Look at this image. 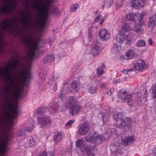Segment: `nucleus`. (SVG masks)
Listing matches in <instances>:
<instances>
[{
	"label": "nucleus",
	"instance_id": "obj_1",
	"mask_svg": "<svg viewBox=\"0 0 156 156\" xmlns=\"http://www.w3.org/2000/svg\"><path fill=\"white\" fill-rule=\"evenodd\" d=\"M20 15L21 16V22L23 23L22 29L23 30L28 31V32L21 36L20 39L28 48V58L31 60L34 58L36 53L38 50V40L33 38L30 31V28L31 27V24L33 22L30 13L21 11Z\"/></svg>",
	"mask_w": 156,
	"mask_h": 156
},
{
	"label": "nucleus",
	"instance_id": "obj_2",
	"mask_svg": "<svg viewBox=\"0 0 156 156\" xmlns=\"http://www.w3.org/2000/svg\"><path fill=\"white\" fill-rule=\"evenodd\" d=\"M19 23L15 16L9 20L6 19L2 23L1 30L2 31L6 30L10 33H13L15 31L17 33L20 32Z\"/></svg>",
	"mask_w": 156,
	"mask_h": 156
},
{
	"label": "nucleus",
	"instance_id": "obj_3",
	"mask_svg": "<svg viewBox=\"0 0 156 156\" xmlns=\"http://www.w3.org/2000/svg\"><path fill=\"white\" fill-rule=\"evenodd\" d=\"M114 119L116 121V125L117 127H123L127 126L131 122V119L129 118H124L122 117V113L120 112L115 113L113 115Z\"/></svg>",
	"mask_w": 156,
	"mask_h": 156
},
{
	"label": "nucleus",
	"instance_id": "obj_4",
	"mask_svg": "<svg viewBox=\"0 0 156 156\" xmlns=\"http://www.w3.org/2000/svg\"><path fill=\"white\" fill-rule=\"evenodd\" d=\"M76 99L72 97H70L67 102L66 106L69 108V112L73 115L77 113L81 108V107L77 104Z\"/></svg>",
	"mask_w": 156,
	"mask_h": 156
},
{
	"label": "nucleus",
	"instance_id": "obj_5",
	"mask_svg": "<svg viewBox=\"0 0 156 156\" xmlns=\"http://www.w3.org/2000/svg\"><path fill=\"white\" fill-rule=\"evenodd\" d=\"M16 5V0H3V4L0 8V14L13 10Z\"/></svg>",
	"mask_w": 156,
	"mask_h": 156
},
{
	"label": "nucleus",
	"instance_id": "obj_6",
	"mask_svg": "<svg viewBox=\"0 0 156 156\" xmlns=\"http://www.w3.org/2000/svg\"><path fill=\"white\" fill-rule=\"evenodd\" d=\"M90 125L87 122H84L80 126L78 132L80 135H84L88 132L90 129Z\"/></svg>",
	"mask_w": 156,
	"mask_h": 156
},
{
	"label": "nucleus",
	"instance_id": "obj_7",
	"mask_svg": "<svg viewBox=\"0 0 156 156\" xmlns=\"http://www.w3.org/2000/svg\"><path fill=\"white\" fill-rule=\"evenodd\" d=\"M9 141V139L7 136L4 137L0 138V152L4 154L5 152L8 143Z\"/></svg>",
	"mask_w": 156,
	"mask_h": 156
},
{
	"label": "nucleus",
	"instance_id": "obj_8",
	"mask_svg": "<svg viewBox=\"0 0 156 156\" xmlns=\"http://www.w3.org/2000/svg\"><path fill=\"white\" fill-rule=\"evenodd\" d=\"M118 37L121 42L125 44L129 45L132 43V39L130 37L124 34H119Z\"/></svg>",
	"mask_w": 156,
	"mask_h": 156
},
{
	"label": "nucleus",
	"instance_id": "obj_9",
	"mask_svg": "<svg viewBox=\"0 0 156 156\" xmlns=\"http://www.w3.org/2000/svg\"><path fill=\"white\" fill-rule=\"evenodd\" d=\"M143 26L144 25L140 23L136 24L131 28V30L138 34H142L144 32Z\"/></svg>",
	"mask_w": 156,
	"mask_h": 156
},
{
	"label": "nucleus",
	"instance_id": "obj_10",
	"mask_svg": "<svg viewBox=\"0 0 156 156\" xmlns=\"http://www.w3.org/2000/svg\"><path fill=\"white\" fill-rule=\"evenodd\" d=\"M144 5V0H132V6L134 8L139 9Z\"/></svg>",
	"mask_w": 156,
	"mask_h": 156
},
{
	"label": "nucleus",
	"instance_id": "obj_11",
	"mask_svg": "<svg viewBox=\"0 0 156 156\" xmlns=\"http://www.w3.org/2000/svg\"><path fill=\"white\" fill-rule=\"evenodd\" d=\"M135 140V138L134 136H129L122 139V144L125 146H126L130 144H131Z\"/></svg>",
	"mask_w": 156,
	"mask_h": 156
},
{
	"label": "nucleus",
	"instance_id": "obj_12",
	"mask_svg": "<svg viewBox=\"0 0 156 156\" xmlns=\"http://www.w3.org/2000/svg\"><path fill=\"white\" fill-rule=\"evenodd\" d=\"M40 122L42 126H48L51 124V119L48 116H43L40 119Z\"/></svg>",
	"mask_w": 156,
	"mask_h": 156
},
{
	"label": "nucleus",
	"instance_id": "obj_13",
	"mask_svg": "<svg viewBox=\"0 0 156 156\" xmlns=\"http://www.w3.org/2000/svg\"><path fill=\"white\" fill-rule=\"evenodd\" d=\"M99 34L100 37L103 40H107L110 37V34L108 31L105 29L101 30Z\"/></svg>",
	"mask_w": 156,
	"mask_h": 156
},
{
	"label": "nucleus",
	"instance_id": "obj_14",
	"mask_svg": "<svg viewBox=\"0 0 156 156\" xmlns=\"http://www.w3.org/2000/svg\"><path fill=\"white\" fill-rule=\"evenodd\" d=\"M98 136V134L96 133H90L86 137V140L88 142H94L95 141V138Z\"/></svg>",
	"mask_w": 156,
	"mask_h": 156
},
{
	"label": "nucleus",
	"instance_id": "obj_15",
	"mask_svg": "<svg viewBox=\"0 0 156 156\" xmlns=\"http://www.w3.org/2000/svg\"><path fill=\"white\" fill-rule=\"evenodd\" d=\"M121 43L120 41L117 40L114 43V45L112 48V51L114 53L118 52L121 48Z\"/></svg>",
	"mask_w": 156,
	"mask_h": 156
},
{
	"label": "nucleus",
	"instance_id": "obj_16",
	"mask_svg": "<svg viewBox=\"0 0 156 156\" xmlns=\"http://www.w3.org/2000/svg\"><path fill=\"white\" fill-rule=\"evenodd\" d=\"M156 24V14H154L150 16L148 25L149 27H153Z\"/></svg>",
	"mask_w": 156,
	"mask_h": 156
},
{
	"label": "nucleus",
	"instance_id": "obj_17",
	"mask_svg": "<svg viewBox=\"0 0 156 156\" xmlns=\"http://www.w3.org/2000/svg\"><path fill=\"white\" fill-rule=\"evenodd\" d=\"M136 67L137 70H140L146 68V67L144 61L142 59H140L137 61Z\"/></svg>",
	"mask_w": 156,
	"mask_h": 156
},
{
	"label": "nucleus",
	"instance_id": "obj_18",
	"mask_svg": "<svg viewBox=\"0 0 156 156\" xmlns=\"http://www.w3.org/2000/svg\"><path fill=\"white\" fill-rule=\"evenodd\" d=\"M143 16L142 14L137 13L135 21H136L138 23H140V24L144 25L145 23L143 20Z\"/></svg>",
	"mask_w": 156,
	"mask_h": 156
},
{
	"label": "nucleus",
	"instance_id": "obj_19",
	"mask_svg": "<svg viewBox=\"0 0 156 156\" xmlns=\"http://www.w3.org/2000/svg\"><path fill=\"white\" fill-rule=\"evenodd\" d=\"M63 107L62 101H58L55 103V110L57 112H61L62 111Z\"/></svg>",
	"mask_w": 156,
	"mask_h": 156
},
{
	"label": "nucleus",
	"instance_id": "obj_20",
	"mask_svg": "<svg viewBox=\"0 0 156 156\" xmlns=\"http://www.w3.org/2000/svg\"><path fill=\"white\" fill-rule=\"evenodd\" d=\"M62 134L61 132L56 133L53 136L54 141L56 143L60 142L62 140Z\"/></svg>",
	"mask_w": 156,
	"mask_h": 156
},
{
	"label": "nucleus",
	"instance_id": "obj_21",
	"mask_svg": "<svg viewBox=\"0 0 156 156\" xmlns=\"http://www.w3.org/2000/svg\"><path fill=\"white\" fill-rule=\"evenodd\" d=\"M79 85L75 82H73L71 85L70 90L71 91L76 92L79 89Z\"/></svg>",
	"mask_w": 156,
	"mask_h": 156
},
{
	"label": "nucleus",
	"instance_id": "obj_22",
	"mask_svg": "<svg viewBox=\"0 0 156 156\" xmlns=\"http://www.w3.org/2000/svg\"><path fill=\"white\" fill-rule=\"evenodd\" d=\"M124 101L126 102L129 105L132 106L133 105L132 98L130 95H127L125 97Z\"/></svg>",
	"mask_w": 156,
	"mask_h": 156
},
{
	"label": "nucleus",
	"instance_id": "obj_23",
	"mask_svg": "<svg viewBox=\"0 0 156 156\" xmlns=\"http://www.w3.org/2000/svg\"><path fill=\"white\" fill-rule=\"evenodd\" d=\"M136 17V14L131 13L128 14L126 16V19L129 21H135Z\"/></svg>",
	"mask_w": 156,
	"mask_h": 156
},
{
	"label": "nucleus",
	"instance_id": "obj_24",
	"mask_svg": "<svg viewBox=\"0 0 156 156\" xmlns=\"http://www.w3.org/2000/svg\"><path fill=\"white\" fill-rule=\"evenodd\" d=\"M91 148L90 146H85L81 149V151L86 152L88 156H94L92 154H90Z\"/></svg>",
	"mask_w": 156,
	"mask_h": 156
},
{
	"label": "nucleus",
	"instance_id": "obj_25",
	"mask_svg": "<svg viewBox=\"0 0 156 156\" xmlns=\"http://www.w3.org/2000/svg\"><path fill=\"white\" fill-rule=\"evenodd\" d=\"M54 57L53 55H51L45 56L43 59L44 63H50L54 60Z\"/></svg>",
	"mask_w": 156,
	"mask_h": 156
},
{
	"label": "nucleus",
	"instance_id": "obj_26",
	"mask_svg": "<svg viewBox=\"0 0 156 156\" xmlns=\"http://www.w3.org/2000/svg\"><path fill=\"white\" fill-rule=\"evenodd\" d=\"M48 110V108L46 107H41L38 108L36 112V113L40 115L47 112Z\"/></svg>",
	"mask_w": 156,
	"mask_h": 156
},
{
	"label": "nucleus",
	"instance_id": "obj_27",
	"mask_svg": "<svg viewBox=\"0 0 156 156\" xmlns=\"http://www.w3.org/2000/svg\"><path fill=\"white\" fill-rule=\"evenodd\" d=\"M99 51V48L97 45L94 46L92 49V53L94 55H96L98 54Z\"/></svg>",
	"mask_w": 156,
	"mask_h": 156
},
{
	"label": "nucleus",
	"instance_id": "obj_28",
	"mask_svg": "<svg viewBox=\"0 0 156 156\" xmlns=\"http://www.w3.org/2000/svg\"><path fill=\"white\" fill-rule=\"evenodd\" d=\"M126 54L127 58L130 59L134 56V53L132 50L130 49L127 51Z\"/></svg>",
	"mask_w": 156,
	"mask_h": 156
},
{
	"label": "nucleus",
	"instance_id": "obj_29",
	"mask_svg": "<svg viewBox=\"0 0 156 156\" xmlns=\"http://www.w3.org/2000/svg\"><path fill=\"white\" fill-rule=\"evenodd\" d=\"M84 144V142L83 139H79L76 141V146L79 148H81L83 146Z\"/></svg>",
	"mask_w": 156,
	"mask_h": 156
},
{
	"label": "nucleus",
	"instance_id": "obj_30",
	"mask_svg": "<svg viewBox=\"0 0 156 156\" xmlns=\"http://www.w3.org/2000/svg\"><path fill=\"white\" fill-rule=\"evenodd\" d=\"M136 45L138 47L145 46L146 45L145 42L144 40H140L138 41Z\"/></svg>",
	"mask_w": 156,
	"mask_h": 156
},
{
	"label": "nucleus",
	"instance_id": "obj_31",
	"mask_svg": "<svg viewBox=\"0 0 156 156\" xmlns=\"http://www.w3.org/2000/svg\"><path fill=\"white\" fill-rule=\"evenodd\" d=\"M152 97L153 98H156V83L153 85L152 87Z\"/></svg>",
	"mask_w": 156,
	"mask_h": 156
},
{
	"label": "nucleus",
	"instance_id": "obj_32",
	"mask_svg": "<svg viewBox=\"0 0 156 156\" xmlns=\"http://www.w3.org/2000/svg\"><path fill=\"white\" fill-rule=\"evenodd\" d=\"M102 136L100 135H98V134L97 137H96L95 138V142L97 144H101L102 142Z\"/></svg>",
	"mask_w": 156,
	"mask_h": 156
},
{
	"label": "nucleus",
	"instance_id": "obj_33",
	"mask_svg": "<svg viewBox=\"0 0 156 156\" xmlns=\"http://www.w3.org/2000/svg\"><path fill=\"white\" fill-rule=\"evenodd\" d=\"M89 92L91 94L95 93L96 91V87L95 85L91 86L89 88Z\"/></svg>",
	"mask_w": 156,
	"mask_h": 156
},
{
	"label": "nucleus",
	"instance_id": "obj_34",
	"mask_svg": "<svg viewBox=\"0 0 156 156\" xmlns=\"http://www.w3.org/2000/svg\"><path fill=\"white\" fill-rule=\"evenodd\" d=\"M105 5L106 7H108L112 4L113 0H106L104 2Z\"/></svg>",
	"mask_w": 156,
	"mask_h": 156
},
{
	"label": "nucleus",
	"instance_id": "obj_35",
	"mask_svg": "<svg viewBox=\"0 0 156 156\" xmlns=\"http://www.w3.org/2000/svg\"><path fill=\"white\" fill-rule=\"evenodd\" d=\"M36 144V142L34 139L32 137L30 140L29 143V145L31 146V145H35Z\"/></svg>",
	"mask_w": 156,
	"mask_h": 156
},
{
	"label": "nucleus",
	"instance_id": "obj_36",
	"mask_svg": "<svg viewBox=\"0 0 156 156\" xmlns=\"http://www.w3.org/2000/svg\"><path fill=\"white\" fill-rule=\"evenodd\" d=\"M79 6L77 4L72 5L70 8V10L71 12H75L76 11Z\"/></svg>",
	"mask_w": 156,
	"mask_h": 156
},
{
	"label": "nucleus",
	"instance_id": "obj_37",
	"mask_svg": "<svg viewBox=\"0 0 156 156\" xmlns=\"http://www.w3.org/2000/svg\"><path fill=\"white\" fill-rule=\"evenodd\" d=\"M122 28L125 31H127L129 28V25L127 23H124L122 24Z\"/></svg>",
	"mask_w": 156,
	"mask_h": 156
},
{
	"label": "nucleus",
	"instance_id": "obj_38",
	"mask_svg": "<svg viewBox=\"0 0 156 156\" xmlns=\"http://www.w3.org/2000/svg\"><path fill=\"white\" fill-rule=\"evenodd\" d=\"M26 131V130L25 129L18 131L17 133V136H24L25 135V133Z\"/></svg>",
	"mask_w": 156,
	"mask_h": 156
},
{
	"label": "nucleus",
	"instance_id": "obj_39",
	"mask_svg": "<svg viewBox=\"0 0 156 156\" xmlns=\"http://www.w3.org/2000/svg\"><path fill=\"white\" fill-rule=\"evenodd\" d=\"M97 73L98 76H100V75L102 74L103 73V70L102 68L99 67L97 69Z\"/></svg>",
	"mask_w": 156,
	"mask_h": 156
},
{
	"label": "nucleus",
	"instance_id": "obj_40",
	"mask_svg": "<svg viewBox=\"0 0 156 156\" xmlns=\"http://www.w3.org/2000/svg\"><path fill=\"white\" fill-rule=\"evenodd\" d=\"M133 71V69L130 68L128 69H124L122 70V72L123 73L125 74H129V72L132 71Z\"/></svg>",
	"mask_w": 156,
	"mask_h": 156
},
{
	"label": "nucleus",
	"instance_id": "obj_41",
	"mask_svg": "<svg viewBox=\"0 0 156 156\" xmlns=\"http://www.w3.org/2000/svg\"><path fill=\"white\" fill-rule=\"evenodd\" d=\"M52 12L55 15H58L60 14L59 10L55 8L53 9Z\"/></svg>",
	"mask_w": 156,
	"mask_h": 156
},
{
	"label": "nucleus",
	"instance_id": "obj_42",
	"mask_svg": "<svg viewBox=\"0 0 156 156\" xmlns=\"http://www.w3.org/2000/svg\"><path fill=\"white\" fill-rule=\"evenodd\" d=\"M123 3L122 1L118 2L116 4V9H119L123 5Z\"/></svg>",
	"mask_w": 156,
	"mask_h": 156
},
{
	"label": "nucleus",
	"instance_id": "obj_43",
	"mask_svg": "<svg viewBox=\"0 0 156 156\" xmlns=\"http://www.w3.org/2000/svg\"><path fill=\"white\" fill-rule=\"evenodd\" d=\"M101 18V16L99 15L95 19L94 21L95 22H98Z\"/></svg>",
	"mask_w": 156,
	"mask_h": 156
},
{
	"label": "nucleus",
	"instance_id": "obj_44",
	"mask_svg": "<svg viewBox=\"0 0 156 156\" xmlns=\"http://www.w3.org/2000/svg\"><path fill=\"white\" fill-rule=\"evenodd\" d=\"M74 122V121L73 120H70V121L68 122L66 124V126H71L72 123Z\"/></svg>",
	"mask_w": 156,
	"mask_h": 156
},
{
	"label": "nucleus",
	"instance_id": "obj_45",
	"mask_svg": "<svg viewBox=\"0 0 156 156\" xmlns=\"http://www.w3.org/2000/svg\"><path fill=\"white\" fill-rule=\"evenodd\" d=\"M106 86V84L103 83L101 84L100 85V87L102 89L105 88Z\"/></svg>",
	"mask_w": 156,
	"mask_h": 156
},
{
	"label": "nucleus",
	"instance_id": "obj_46",
	"mask_svg": "<svg viewBox=\"0 0 156 156\" xmlns=\"http://www.w3.org/2000/svg\"><path fill=\"white\" fill-rule=\"evenodd\" d=\"M89 33V35H88V37H89V41H91L92 40V35L90 33Z\"/></svg>",
	"mask_w": 156,
	"mask_h": 156
},
{
	"label": "nucleus",
	"instance_id": "obj_47",
	"mask_svg": "<svg viewBox=\"0 0 156 156\" xmlns=\"http://www.w3.org/2000/svg\"><path fill=\"white\" fill-rule=\"evenodd\" d=\"M148 41V43H149V44L150 45H152L153 42H152V41L151 38H149Z\"/></svg>",
	"mask_w": 156,
	"mask_h": 156
},
{
	"label": "nucleus",
	"instance_id": "obj_48",
	"mask_svg": "<svg viewBox=\"0 0 156 156\" xmlns=\"http://www.w3.org/2000/svg\"><path fill=\"white\" fill-rule=\"evenodd\" d=\"M41 156H48V154L46 152L44 151L41 154Z\"/></svg>",
	"mask_w": 156,
	"mask_h": 156
},
{
	"label": "nucleus",
	"instance_id": "obj_49",
	"mask_svg": "<svg viewBox=\"0 0 156 156\" xmlns=\"http://www.w3.org/2000/svg\"><path fill=\"white\" fill-rule=\"evenodd\" d=\"M29 2L28 0H26L25 2H24V5L27 6V7H28Z\"/></svg>",
	"mask_w": 156,
	"mask_h": 156
},
{
	"label": "nucleus",
	"instance_id": "obj_50",
	"mask_svg": "<svg viewBox=\"0 0 156 156\" xmlns=\"http://www.w3.org/2000/svg\"><path fill=\"white\" fill-rule=\"evenodd\" d=\"M57 84L56 83H55V84L54 85L53 87V90L54 91H55L57 90Z\"/></svg>",
	"mask_w": 156,
	"mask_h": 156
},
{
	"label": "nucleus",
	"instance_id": "obj_51",
	"mask_svg": "<svg viewBox=\"0 0 156 156\" xmlns=\"http://www.w3.org/2000/svg\"><path fill=\"white\" fill-rule=\"evenodd\" d=\"M53 152L50 151L48 152V156H53Z\"/></svg>",
	"mask_w": 156,
	"mask_h": 156
},
{
	"label": "nucleus",
	"instance_id": "obj_52",
	"mask_svg": "<svg viewBox=\"0 0 156 156\" xmlns=\"http://www.w3.org/2000/svg\"><path fill=\"white\" fill-rule=\"evenodd\" d=\"M92 27H90L88 28V32L89 33H91L92 30Z\"/></svg>",
	"mask_w": 156,
	"mask_h": 156
},
{
	"label": "nucleus",
	"instance_id": "obj_53",
	"mask_svg": "<svg viewBox=\"0 0 156 156\" xmlns=\"http://www.w3.org/2000/svg\"><path fill=\"white\" fill-rule=\"evenodd\" d=\"M63 91H61L59 94V96L61 98H62L63 97Z\"/></svg>",
	"mask_w": 156,
	"mask_h": 156
},
{
	"label": "nucleus",
	"instance_id": "obj_54",
	"mask_svg": "<svg viewBox=\"0 0 156 156\" xmlns=\"http://www.w3.org/2000/svg\"><path fill=\"white\" fill-rule=\"evenodd\" d=\"M147 101V97L146 95L145 96L144 99H143V101L145 102L146 101Z\"/></svg>",
	"mask_w": 156,
	"mask_h": 156
},
{
	"label": "nucleus",
	"instance_id": "obj_55",
	"mask_svg": "<svg viewBox=\"0 0 156 156\" xmlns=\"http://www.w3.org/2000/svg\"><path fill=\"white\" fill-rule=\"evenodd\" d=\"M152 151H153V153H154L155 152H156V146L154 148H153L152 149Z\"/></svg>",
	"mask_w": 156,
	"mask_h": 156
},
{
	"label": "nucleus",
	"instance_id": "obj_56",
	"mask_svg": "<svg viewBox=\"0 0 156 156\" xmlns=\"http://www.w3.org/2000/svg\"><path fill=\"white\" fill-rule=\"evenodd\" d=\"M114 90V88H111L110 89V91L111 93H112Z\"/></svg>",
	"mask_w": 156,
	"mask_h": 156
},
{
	"label": "nucleus",
	"instance_id": "obj_57",
	"mask_svg": "<svg viewBox=\"0 0 156 156\" xmlns=\"http://www.w3.org/2000/svg\"><path fill=\"white\" fill-rule=\"evenodd\" d=\"M31 127L30 129L27 130V131H30L32 130L33 127V126L31 125Z\"/></svg>",
	"mask_w": 156,
	"mask_h": 156
},
{
	"label": "nucleus",
	"instance_id": "obj_58",
	"mask_svg": "<svg viewBox=\"0 0 156 156\" xmlns=\"http://www.w3.org/2000/svg\"><path fill=\"white\" fill-rule=\"evenodd\" d=\"M103 21H104V20H103V19H102V20H101V22L100 23V24H101V25H102V23L103 22Z\"/></svg>",
	"mask_w": 156,
	"mask_h": 156
},
{
	"label": "nucleus",
	"instance_id": "obj_59",
	"mask_svg": "<svg viewBox=\"0 0 156 156\" xmlns=\"http://www.w3.org/2000/svg\"><path fill=\"white\" fill-rule=\"evenodd\" d=\"M154 105L156 108V101H155L154 102Z\"/></svg>",
	"mask_w": 156,
	"mask_h": 156
},
{
	"label": "nucleus",
	"instance_id": "obj_60",
	"mask_svg": "<svg viewBox=\"0 0 156 156\" xmlns=\"http://www.w3.org/2000/svg\"><path fill=\"white\" fill-rule=\"evenodd\" d=\"M122 94H126V91H124L122 93Z\"/></svg>",
	"mask_w": 156,
	"mask_h": 156
},
{
	"label": "nucleus",
	"instance_id": "obj_61",
	"mask_svg": "<svg viewBox=\"0 0 156 156\" xmlns=\"http://www.w3.org/2000/svg\"><path fill=\"white\" fill-rule=\"evenodd\" d=\"M102 67L103 68H105V67L104 66V64H102Z\"/></svg>",
	"mask_w": 156,
	"mask_h": 156
},
{
	"label": "nucleus",
	"instance_id": "obj_62",
	"mask_svg": "<svg viewBox=\"0 0 156 156\" xmlns=\"http://www.w3.org/2000/svg\"><path fill=\"white\" fill-rule=\"evenodd\" d=\"M139 102H140L139 104H141L142 103V101H141V100H139Z\"/></svg>",
	"mask_w": 156,
	"mask_h": 156
},
{
	"label": "nucleus",
	"instance_id": "obj_63",
	"mask_svg": "<svg viewBox=\"0 0 156 156\" xmlns=\"http://www.w3.org/2000/svg\"><path fill=\"white\" fill-rule=\"evenodd\" d=\"M151 156H156V154H152V155Z\"/></svg>",
	"mask_w": 156,
	"mask_h": 156
},
{
	"label": "nucleus",
	"instance_id": "obj_64",
	"mask_svg": "<svg viewBox=\"0 0 156 156\" xmlns=\"http://www.w3.org/2000/svg\"><path fill=\"white\" fill-rule=\"evenodd\" d=\"M0 156H1L0 155Z\"/></svg>",
	"mask_w": 156,
	"mask_h": 156
}]
</instances>
